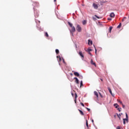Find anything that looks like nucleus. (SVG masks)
Returning a JSON list of instances; mask_svg holds the SVG:
<instances>
[{"label": "nucleus", "instance_id": "nucleus-19", "mask_svg": "<svg viewBox=\"0 0 129 129\" xmlns=\"http://www.w3.org/2000/svg\"><path fill=\"white\" fill-rule=\"evenodd\" d=\"M117 115L119 119H120V116H121V114H117Z\"/></svg>", "mask_w": 129, "mask_h": 129}, {"label": "nucleus", "instance_id": "nucleus-34", "mask_svg": "<svg viewBox=\"0 0 129 129\" xmlns=\"http://www.w3.org/2000/svg\"><path fill=\"white\" fill-rule=\"evenodd\" d=\"M88 52L89 55H90L91 56H92V54H91V52H90V51H88Z\"/></svg>", "mask_w": 129, "mask_h": 129}, {"label": "nucleus", "instance_id": "nucleus-3", "mask_svg": "<svg viewBox=\"0 0 129 129\" xmlns=\"http://www.w3.org/2000/svg\"><path fill=\"white\" fill-rule=\"evenodd\" d=\"M93 6L95 10H97V9H98V6L95 3L93 4Z\"/></svg>", "mask_w": 129, "mask_h": 129}, {"label": "nucleus", "instance_id": "nucleus-40", "mask_svg": "<svg viewBox=\"0 0 129 129\" xmlns=\"http://www.w3.org/2000/svg\"><path fill=\"white\" fill-rule=\"evenodd\" d=\"M99 93L100 96H101V97H102V98L103 97H102V95H101V93Z\"/></svg>", "mask_w": 129, "mask_h": 129}, {"label": "nucleus", "instance_id": "nucleus-41", "mask_svg": "<svg viewBox=\"0 0 129 129\" xmlns=\"http://www.w3.org/2000/svg\"><path fill=\"white\" fill-rule=\"evenodd\" d=\"M111 20H112L111 18H108V21H111Z\"/></svg>", "mask_w": 129, "mask_h": 129}, {"label": "nucleus", "instance_id": "nucleus-39", "mask_svg": "<svg viewBox=\"0 0 129 129\" xmlns=\"http://www.w3.org/2000/svg\"><path fill=\"white\" fill-rule=\"evenodd\" d=\"M87 109L88 111H90V108H87Z\"/></svg>", "mask_w": 129, "mask_h": 129}, {"label": "nucleus", "instance_id": "nucleus-10", "mask_svg": "<svg viewBox=\"0 0 129 129\" xmlns=\"http://www.w3.org/2000/svg\"><path fill=\"white\" fill-rule=\"evenodd\" d=\"M105 3H107V1H101L100 2V4L101 6H102V5H103V4H105Z\"/></svg>", "mask_w": 129, "mask_h": 129}, {"label": "nucleus", "instance_id": "nucleus-2", "mask_svg": "<svg viewBox=\"0 0 129 129\" xmlns=\"http://www.w3.org/2000/svg\"><path fill=\"white\" fill-rule=\"evenodd\" d=\"M76 30H77V31H78V32H81L82 29L81 27H80V25H79V24H78V25H77Z\"/></svg>", "mask_w": 129, "mask_h": 129}, {"label": "nucleus", "instance_id": "nucleus-6", "mask_svg": "<svg viewBox=\"0 0 129 129\" xmlns=\"http://www.w3.org/2000/svg\"><path fill=\"white\" fill-rule=\"evenodd\" d=\"M108 90H109L111 95H112V96H114L113 94H112V92L111 91V89H110L109 87H108Z\"/></svg>", "mask_w": 129, "mask_h": 129}, {"label": "nucleus", "instance_id": "nucleus-13", "mask_svg": "<svg viewBox=\"0 0 129 129\" xmlns=\"http://www.w3.org/2000/svg\"><path fill=\"white\" fill-rule=\"evenodd\" d=\"M88 45H92L93 42L92 41L90 40H88Z\"/></svg>", "mask_w": 129, "mask_h": 129}, {"label": "nucleus", "instance_id": "nucleus-12", "mask_svg": "<svg viewBox=\"0 0 129 129\" xmlns=\"http://www.w3.org/2000/svg\"><path fill=\"white\" fill-rule=\"evenodd\" d=\"M83 25H86L87 24V20H84L82 22Z\"/></svg>", "mask_w": 129, "mask_h": 129}, {"label": "nucleus", "instance_id": "nucleus-29", "mask_svg": "<svg viewBox=\"0 0 129 129\" xmlns=\"http://www.w3.org/2000/svg\"><path fill=\"white\" fill-rule=\"evenodd\" d=\"M120 27H121V23H120L117 28H119Z\"/></svg>", "mask_w": 129, "mask_h": 129}, {"label": "nucleus", "instance_id": "nucleus-31", "mask_svg": "<svg viewBox=\"0 0 129 129\" xmlns=\"http://www.w3.org/2000/svg\"><path fill=\"white\" fill-rule=\"evenodd\" d=\"M83 86V82L82 81H81V86Z\"/></svg>", "mask_w": 129, "mask_h": 129}, {"label": "nucleus", "instance_id": "nucleus-1", "mask_svg": "<svg viewBox=\"0 0 129 129\" xmlns=\"http://www.w3.org/2000/svg\"><path fill=\"white\" fill-rule=\"evenodd\" d=\"M68 24L69 26L71 27V28H72L71 30V33H72V35H73V33H75L76 31V30L75 29V27L73 26V24H72V23L70 22H68Z\"/></svg>", "mask_w": 129, "mask_h": 129}, {"label": "nucleus", "instance_id": "nucleus-43", "mask_svg": "<svg viewBox=\"0 0 129 129\" xmlns=\"http://www.w3.org/2000/svg\"><path fill=\"white\" fill-rule=\"evenodd\" d=\"M62 60H63V62L65 63V60H64V59H62Z\"/></svg>", "mask_w": 129, "mask_h": 129}, {"label": "nucleus", "instance_id": "nucleus-4", "mask_svg": "<svg viewBox=\"0 0 129 129\" xmlns=\"http://www.w3.org/2000/svg\"><path fill=\"white\" fill-rule=\"evenodd\" d=\"M74 79H75V82L77 83V84H79V80L77 77H75Z\"/></svg>", "mask_w": 129, "mask_h": 129}, {"label": "nucleus", "instance_id": "nucleus-20", "mask_svg": "<svg viewBox=\"0 0 129 129\" xmlns=\"http://www.w3.org/2000/svg\"><path fill=\"white\" fill-rule=\"evenodd\" d=\"M117 101L118 102H119V103H120V104H122V102L121 101H120V100L117 99Z\"/></svg>", "mask_w": 129, "mask_h": 129}, {"label": "nucleus", "instance_id": "nucleus-24", "mask_svg": "<svg viewBox=\"0 0 129 129\" xmlns=\"http://www.w3.org/2000/svg\"><path fill=\"white\" fill-rule=\"evenodd\" d=\"M55 52L56 54H59V50L58 49H55Z\"/></svg>", "mask_w": 129, "mask_h": 129}, {"label": "nucleus", "instance_id": "nucleus-18", "mask_svg": "<svg viewBox=\"0 0 129 129\" xmlns=\"http://www.w3.org/2000/svg\"><path fill=\"white\" fill-rule=\"evenodd\" d=\"M86 124L87 127L88 128L89 127V126H88V121L87 120H86Z\"/></svg>", "mask_w": 129, "mask_h": 129}, {"label": "nucleus", "instance_id": "nucleus-38", "mask_svg": "<svg viewBox=\"0 0 129 129\" xmlns=\"http://www.w3.org/2000/svg\"><path fill=\"white\" fill-rule=\"evenodd\" d=\"M116 129H120V127H119V126H118L116 127Z\"/></svg>", "mask_w": 129, "mask_h": 129}, {"label": "nucleus", "instance_id": "nucleus-37", "mask_svg": "<svg viewBox=\"0 0 129 129\" xmlns=\"http://www.w3.org/2000/svg\"><path fill=\"white\" fill-rule=\"evenodd\" d=\"M121 105H122V107L123 108H124V107H125V106H124V105H123V104H121Z\"/></svg>", "mask_w": 129, "mask_h": 129}, {"label": "nucleus", "instance_id": "nucleus-32", "mask_svg": "<svg viewBox=\"0 0 129 129\" xmlns=\"http://www.w3.org/2000/svg\"><path fill=\"white\" fill-rule=\"evenodd\" d=\"M80 104H81V105H82V106L84 107V104H83V103L81 102V103H80Z\"/></svg>", "mask_w": 129, "mask_h": 129}, {"label": "nucleus", "instance_id": "nucleus-23", "mask_svg": "<svg viewBox=\"0 0 129 129\" xmlns=\"http://www.w3.org/2000/svg\"><path fill=\"white\" fill-rule=\"evenodd\" d=\"M45 37H49V34H48V32H45Z\"/></svg>", "mask_w": 129, "mask_h": 129}, {"label": "nucleus", "instance_id": "nucleus-27", "mask_svg": "<svg viewBox=\"0 0 129 129\" xmlns=\"http://www.w3.org/2000/svg\"><path fill=\"white\" fill-rule=\"evenodd\" d=\"M117 110H118L119 112H120L121 110V108H118Z\"/></svg>", "mask_w": 129, "mask_h": 129}, {"label": "nucleus", "instance_id": "nucleus-47", "mask_svg": "<svg viewBox=\"0 0 129 129\" xmlns=\"http://www.w3.org/2000/svg\"><path fill=\"white\" fill-rule=\"evenodd\" d=\"M71 75H73V74H71Z\"/></svg>", "mask_w": 129, "mask_h": 129}, {"label": "nucleus", "instance_id": "nucleus-11", "mask_svg": "<svg viewBox=\"0 0 129 129\" xmlns=\"http://www.w3.org/2000/svg\"><path fill=\"white\" fill-rule=\"evenodd\" d=\"M125 115H126V118H125V119L126 120V121L127 122V121L128 120V116L127 115V113H125Z\"/></svg>", "mask_w": 129, "mask_h": 129}, {"label": "nucleus", "instance_id": "nucleus-7", "mask_svg": "<svg viewBox=\"0 0 129 129\" xmlns=\"http://www.w3.org/2000/svg\"><path fill=\"white\" fill-rule=\"evenodd\" d=\"M79 55H80V56H81V57H82V58H84V55H83V53H82V51H80L79 52Z\"/></svg>", "mask_w": 129, "mask_h": 129}, {"label": "nucleus", "instance_id": "nucleus-5", "mask_svg": "<svg viewBox=\"0 0 129 129\" xmlns=\"http://www.w3.org/2000/svg\"><path fill=\"white\" fill-rule=\"evenodd\" d=\"M110 18H114L115 17V14L113 12L111 13L110 14Z\"/></svg>", "mask_w": 129, "mask_h": 129}, {"label": "nucleus", "instance_id": "nucleus-33", "mask_svg": "<svg viewBox=\"0 0 129 129\" xmlns=\"http://www.w3.org/2000/svg\"><path fill=\"white\" fill-rule=\"evenodd\" d=\"M95 18H97V19H99V17L97 16V15H95Z\"/></svg>", "mask_w": 129, "mask_h": 129}, {"label": "nucleus", "instance_id": "nucleus-44", "mask_svg": "<svg viewBox=\"0 0 129 129\" xmlns=\"http://www.w3.org/2000/svg\"><path fill=\"white\" fill-rule=\"evenodd\" d=\"M54 3H56V0H54Z\"/></svg>", "mask_w": 129, "mask_h": 129}, {"label": "nucleus", "instance_id": "nucleus-36", "mask_svg": "<svg viewBox=\"0 0 129 129\" xmlns=\"http://www.w3.org/2000/svg\"><path fill=\"white\" fill-rule=\"evenodd\" d=\"M125 19H126V18L124 17V18H123L122 20V22H123V21H124V20H125Z\"/></svg>", "mask_w": 129, "mask_h": 129}, {"label": "nucleus", "instance_id": "nucleus-17", "mask_svg": "<svg viewBox=\"0 0 129 129\" xmlns=\"http://www.w3.org/2000/svg\"><path fill=\"white\" fill-rule=\"evenodd\" d=\"M57 59H58V62H61V60H62V59H61V57H60V56H57Z\"/></svg>", "mask_w": 129, "mask_h": 129}, {"label": "nucleus", "instance_id": "nucleus-45", "mask_svg": "<svg viewBox=\"0 0 129 129\" xmlns=\"http://www.w3.org/2000/svg\"><path fill=\"white\" fill-rule=\"evenodd\" d=\"M101 81H103V80H102V79H101Z\"/></svg>", "mask_w": 129, "mask_h": 129}, {"label": "nucleus", "instance_id": "nucleus-21", "mask_svg": "<svg viewBox=\"0 0 129 129\" xmlns=\"http://www.w3.org/2000/svg\"><path fill=\"white\" fill-rule=\"evenodd\" d=\"M114 106H115V108H117L118 107V105L117 104H114Z\"/></svg>", "mask_w": 129, "mask_h": 129}, {"label": "nucleus", "instance_id": "nucleus-14", "mask_svg": "<svg viewBox=\"0 0 129 129\" xmlns=\"http://www.w3.org/2000/svg\"><path fill=\"white\" fill-rule=\"evenodd\" d=\"M94 95H96L97 98H98V93L96 91H94Z\"/></svg>", "mask_w": 129, "mask_h": 129}, {"label": "nucleus", "instance_id": "nucleus-26", "mask_svg": "<svg viewBox=\"0 0 129 129\" xmlns=\"http://www.w3.org/2000/svg\"><path fill=\"white\" fill-rule=\"evenodd\" d=\"M77 97H78V96H77V94H75V99H77Z\"/></svg>", "mask_w": 129, "mask_h": 129}, {"label": "nucleus", "instance_id": "nucleus-28", "mask_svg": "<svg viewBox=\"0 0 129 129\" xmlns=\"http://www.w3.org/2000/svg\"><path fill=\"white\" fill-rule=\"evenodd\" d=\"M125 120H126L125 118L123 119V124H125Z\"/></svg>", "mask_w": 129, "mask_h": 129}, {"label": "nucleus", "instance_id": "nucleus-8", "mask_svg": "<svg viewBox=\"0 0 129 129\" xmlns=\"http://www.w3.org/2000/svg\"><path fill=\"white\" fill-rule=\"evenodd\" d=\"M74 74L75 76H77V77H79V76H80V74H79L78 72H75Z\"/></svg>", "mask_w": 129, "mask_h": 129}, {"label": "nucleus", "instance_id": "nucleus-22", "mask_svg": "<svg viewBox=\"0 0 129 129\" xmlns=\"http://www.w3.org/2000/svg\"><path fill=\"white\" fill-rule=\"evenodd\" d=\"M111 30H112V27L110 26L109 27V32L111 33Z\"/></svg>", "mask_w": 129, "mask_h": 129}, {"label": "nucleus", "instance_id": "nucleus-46", "mask_svg": "<svg viewBox=\"0 0 129 129\" xmlns=\"http://www.w3.org/2000/svg\"><path fill=\"white\" fill-rule=\"evenodd\" d=\"M92 122H94L93 120H92Z\"/></svg>", "mask_w": 129, "mask_h": 129}, {"label": "nucleus", "instance_id": "nucleus-35", "mask_svg": "<svg viewBox=\"0 0 129 129\" xmlns=\"http://www.w3.org/2000/svg\"><path fill=\"white\" fill-rule=\"evenodd\" d=\"M35 4H36V6H39V3L35 2Z\"/></svg>", "mask_w": 129, "mask_h": 129}, {"label": "nucleus", "instance_id": "nucleus-16", "mask_svg": "<svg viewBox=\"0 0 129 129\" xmlns=\"http://www.w3.org/2000/svg\"><path fill=\"white\" fill-rule=\"evenodd\" d=\"M36 16L39 17V12H38V11L35 10L34 11V13L36 14Z\"/></svg>", "mask_w": 129, "mask_h": 129}, {"label": "nucleus", "instance_id": "nucleus-15", "mask_svg": "<svg viewBox=\"0 0 129 129\" xmlns=\"http://www.w3.org/2000/svg\"><path fill=\"white\" fill-rule=\"evenodd\" d=\"M79 111H80V113H81V115H84V113H83L81 110L79 109Z\"/></svg>", "mask_w": 129, "mask_h": 129}, {"label": "nucleus", "instance_id": "nucleus-42", "mask_svg": "<svg viewBox=\"0 0 129 129\" xmlns=\"http://www.w3.org/2000/svg\"><path fill=\"white\" fill-rule=\"evenodd\" d=\"M76 100H77V99H75V102L76 103Z\"/></svg>", "mask_w": 129, "mask_h": 129}, {"label": "nucleus", "instance_id": "nucleus-30", "mask_svg": "<svg viewBox=\"0 0 129 129\" xmlns=\"http://www.w3.org/2000/svg\"><path fill=\"white\" fill-rule=\"evenodd\" d=\"M94 48H95V53L96 54L97 52V50L96 49V47H95L94 46Z\"/></svg>", "mask_w": 129, "mask_h": 129}, {"label": "nucleus", "instance_id": "nucleus-25", "mask_svg": "<svg viewBox=\"0 0 129 129\" xmlns=\"http://www.w3.org/2000/svg\"><path fill=\"white\" fill-rule=\"evenodd\" d=\"M92 51V49L91 48H88V52H91Z\"/></svg>", "mask_w": 129, "mask_h": 129}, {"label": "nucleus", "instance_id": "nucleus-9", "mask_svg": "<svg viewBox=\"0 0 129 129\" xmlns=\"http://www.w3.org/2000/svg\"><path fill=\"white\" fill-rule=\"evenodd\" d=\"M91 64H92V65H94V66H95V67H96V63H95V62H93V59L91 60Z\"/></svg>", "mask_w": 129, "mask_h": 129}]
</instances>
